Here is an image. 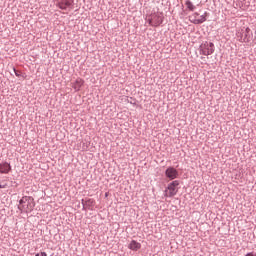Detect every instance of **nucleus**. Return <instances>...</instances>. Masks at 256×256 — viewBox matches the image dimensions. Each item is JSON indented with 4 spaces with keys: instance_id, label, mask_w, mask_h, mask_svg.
Masks as SVG:
<instances>
[{
    "instance_id": "nucleus-1",
    "label": "nucleus",
    "mask_w": 256,
    "mask_h": 256,
    "mask_svg": "<svg viewBox=\"0 0 256 256\" xmlns=\"http://www.w3.org/2000/svg\"><path fill=\"white\" fill-rule=\"evenodd\" d=\"M18 209L21 213H31L35 209V199L32 196H23L19 200Z\"/></svg>"
},
{
    "instance_id": "nucleus-2",
    "label": "nucleus",
    "mask_w": 256,
    "mask_h": 256,
    "mask_svg": "<svg viewBox=\"0 0 256 256\" xmlns=\"http://www.w3.org/2000/svg\"><path fill=\"white\" fill-rule=\"evenodd\" d=\"M179 185H181V182L179 180H174L171 183H169L165 190V196L175 197V195H177L179 191Z\"/></svg>"
},
{
    "instance_id": "nucleus-3",
    "label": "nucleus",
    "mask_w": 256,
    "mask_h": 256,
    "mask_svg": "<svg viewBox=\"0 0 256 256\" xmlns=\"http://www.w3.org/2000/svg\"><path fill=\"white\" fill-rule=\"evenodd\" d=\"M199 49H200V55H205V56L213 55L215 53V44H213V42L205 41L200 45Z\"/></svg>"
},
{
    "instance_id": "nucleus-4",
    "label": "nucleus",
    "mask_w": 256,
    "mask_h": 256,
    "mask_svg": "<svg viewBox=\"0 0 256 256\" xmlns=\"http://www.w3.org/2000/svg\"><path fill=\"white\" fill-rule=\"evenodd\" d=\"M237 37L240 38L239 41H241V43H249L251 37H253V33L251 32V29L247 27L238 32Z\"/></svg>"
},
{
    "instance_id": "nucleus-5",
    "label": "nucleus",
    "mask_w": 256,
    "mask_h": 256,
    "mask_svg": "<svg viewBox=\"0 0 256 256\" xmlns=\"http://www.w3.org/2000/svg\"><path fill=\"white\" fill-rule=\"evenodd\" d=\"M149 25L151 27H159L163 23V13H154L148 19Z\"/></svg>"
},
{
    "instance_id": "nucleus-6",
    "label": "nucleus",
    "mask_w": 256,
    "mask_h": 256,
    "mask_svg": "<svg viewBox=\"0 0 256 256\" xmlns=\"http://www.w3.org/2000/svg\"><path fill=\"white\" fill-rule=\"evenodd\" d=\"M165 177L169 179V181H175V179L179 178V171L175 169V167L170 166L165 170Z\"/></svg>"
},
{
    "instance_id": "nucleus-7",
    "label": "nucleus",
    "mask_w": 256,
    "mask_h": 256,
    "mask_svg": "<svg viewBox=\"0 0 256 256\" xmlns=\"http://www.w3.org/2000/svg\"><path fill=\"white\" fill-rule=\"evenodd\" d=\"M72 3L71 0H61L57 3V7L62 11H67L68 7H71Z\"/></svg>"
},
{
    "instance_id": "nucleus-8",
    "label": "nucleus",
    "mask_w": 256,
    "mask_h": 256,
    "mask_svg": "<svg viewBox=\"0 0 256 256\" xmlns=\"http://www.w3.org/2000/svg\"><path fill=\"white\" fill-rule=\"evenodd\" d=\"M11 171V164L8 162L0 163V173L7 175Z\"/></svg>"
},
{
    "instance_id": "nucleus-9",
    "label": "nucleus",
    "mask_w": 256,
    "mask_h": 256,
    "mask_svg": "<svg viewBox=\"0 0 256 256\" xmlns=\"http://www.w3.org/2000/svg\"><path fill=\"white\" fill-rule=\"evenodd\" d=\"M83 83H84L83 79L78 78V79L75 80L72 87L75 91H80L81 87H83Z\"/></svg>"
},
{
    "instance_id": "nucleus-10",
    "label": "nucleus",
    "mask_w": 256,
    "mask_h": 256,
    "mask_svg": "<svg viewBox=\"0 0 256 256\" xmlns=\"http://www.w3.org/2000/svg\"><path fill=\"white\" fill-rule=\"evenodd\" d=\"M129 249H131V251H139V249H141V243L132 240L129 244Z\"/></svg>"
},
{
    "instance_id": "nucleus-11",
    "label": "nucleus",
    "mask_w": 256,
    "mask_h": 256,
    "mask_svg": "<svg viewBox=\"0 0 256 256\" xmlns=\"http://www.w3.org/2000/svg\"><path fill=\"white\" fill-rule=\"evenodd\" d=\"M207 21V12L204 13V15H201L198 20H194V25H201L202 23H205Z\"/></svg>"
},
{
    "instance_id": "nucleus-12",
    "label": "nucleus",
    "mask_w": 256,
    "mask_h": 256,
    "mask_svg": "<svg viewBox=\"0 0 256 256\" xmlns=\"http://www.w3.org/2000/svg\"><path fill=\"white\" fill-rule=\"evenodd\" d=\"M86 209H93V207H95V200H93L92 198H86Z\"/></svg>"
},
{
    "instance_id": "nucleus-13",
    "label": "nucleus",
    "mask_w": 256,
    "mask_h": 256,
    "mask_svg": "<svg viewBox=\"0 0 256 256\" xmlns=\"http://www.w3.org/2000/svg\"><path fill=\"white\" fill-rule=\"evenodd\" d=\"M185 5L189 11H194L196 9L195 5H193V2H191V0H186Z\"/></svg>"
},
{
    "instance_id": "nucleus-14",
    "label": "nucleus",
    "mask_w": 256,
    "mask_h": 256,
    "mask_svg": "<svg viewBox=\"0 0 256 256\" xmlns=\"http://www.w3.org/2000/svg\"><path fill=\"white\" fill-rule=\"evenodd\" d=\"M85 203H87V198L81 200V204H82V207H83L82 210L83 211H87V204H85Z\"/></svg>"
},
{
    "instance_id": "nucleus-15",
    "label": "nucleus",
    "mask_w": 256,
    "mask_h": 256,
    "mask_svg": "<svg viewBox=\"0 0 256 256\" xmlns=\"http://www.w3.org/2000/svg\"><path fill=\"white\" fill-rule=\"evenodd\" d=\"M13 71H14L16 77H21V71L17 70L16 68H13Z\"/></svg>"
},
{
    "instance_id": "nucleus-16",
    "label": "nucleus",
    "mask_w": 256,
    "mask_h": 256,
    "mask_svg": "<svg viewBox=\"0 0 256 256\" xmlns=\"http://www.w3.org/2000/svg\"><path fill=\"white\" fill-rule=\"evenodd\" d=\"M193 17H199V13L195 12L193 15L189 16V19H193Z\"/></svg>"
},
{
    "instance_id": "nucleus-17",
    "label": "nucleus",
    "mask_w": 256,
    "mask_h": 256,
    "mask_svg": "<svg viewBox=\"0 0 256 256\" xmlns=\"http://www.w3.org/2000/svg\"><path fill=\"white\" fill-rule=\"evenodd\" d=\"M189 21L195 24V21H199V19H197V17H193V18H189Z\"/></svg>"
},
{
    "instance_id": "nucleus-18",
    "label": "nucleus",
    "mask_w": 256,
    "mask_h": 256,
    "mask_svg": "<svg viewBox=\"0 0 256 256\" xmlns=\"http://www.w3.org/2000/svg\"><path fill=\"white\" fill-rule=\"evenodd\" d=\"M35 256H47L46 252L37 253Z\"/></svg>"
},
{
    "instance_id": "nucleus-19",
    "label": "nucleus",
    "mask_w": 256,
    "mask_h": 256,
    "mask_svg": "<svg viewBox=\"0 0 256 256\" xmlns=\"http://www.w3.org/2000/svg\"><path fill=\"white\" fill-rule=\"evenodd\" d=\"M7 187V184H0V189H5Z\"/></svg>"
}]
</instances>
